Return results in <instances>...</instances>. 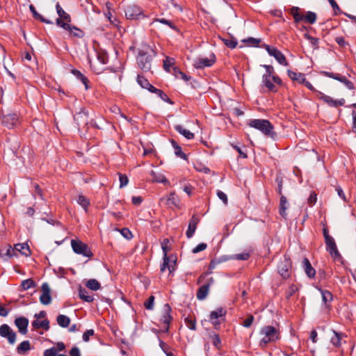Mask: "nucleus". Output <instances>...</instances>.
Masks as SVG:
<instances>
[{"label":"nucleus","instance_id":"nucleus-1","mask_svg":"<svg viewBox=\"0 0 356 356\" xmlns=\"http://www.w3.org/2000/svg\"><path fill=\"white\" fill-rule=\"evenodd\" d=\"M156 56L154 49L147 44H142L138 49L137 63L138 67L144 72H149L152 67L153 58Z\"/></svg>","mask_w":356,"mask_h":356},{"label":"nucleus","instance_id":"nucleus-2","mask_svg":"<svg viewBox=\"0 0 356 356\" xmlns=\"http://www.w3.org/2000/svg\"><path fill=\"white\" fill-rule=\"evenodd\" d=\"M261 339L259 346L265 348L268 343H274L280 338V333L278 329L271 325L262 327L259 331Z\"/></svg>","mask_w":356,"mask_h":356},{"label":"nucleus","instance_id":"nucleus-3","mask_svg":"<svg viewBox=\"0 0 356 356\" xmlns=\"http://www.w3.org/2000/svg\"><path fill=\"white\" fill-rule=\"evenodd\" d=\"M248 125L260 131L263 134L266 136L274 138L275 132L273 131V126L271 123L264 119H254L248 122Z\"/></svg>","mask_w":356,"mask_h":356},{"label":"nucleus","instance_id":"nucleus-4","mask_svg":"<svg viewBox=\"0 0 356 356\" xmlns=\"http://www.w3.org/2000/svg\"><path fill=\"white\" fill-rule=\"evenodd\" d=\"M300 9L298 7L293 6L289 11L290 14L293 16L296 23H299L303 19L311 24L315 23L316 20V15L315 13L308 11L304 16L300 13Z\"/></svg>","mask_w":356,"mask_h":356},{"label":"nucleus","instance_id":"nucleus-5","mask_svg":"<svg viewBox=\"0 0 356 356\" xmlns=\"http://www.w3.org/2000/svg\"><path fill=\"white\" fill-rule=\"evenodd\" d=\"M124 13L127 19L131 20H137L146 17L143 9L135 4L127 6L124 8Z\"/></svg>","mask_w":356,"mask_h":356},{"label":"nucleus","instance_id":"nucleus-6","mask_svg":"<svg viewBox=\"0 0 356 356\" xmlns=\"http://www.w3.org/2000/svg\"><path fill=\"white\" fill-rule=\"evenodd\" d=\"M71 245L73 251L78 254L89 258L92 256V253L88 245L80 240L72 239L71 241Z\"/></svg>","mask_w":356,"mask_h":356},{"label":"nucleus","instance_id":"nucleus-7","mask_svg":"<svg viewBox=\"0 0 356 356\" xmlns=\"http://www.w3.org/2000/svg\"><path fill=\"white\" fill-rule=\"evenodd\" d=\"M0 336L6 338L10 344H14L16 341V333L6 324L0 326Z\"/></svg>","mask_w":356,"mask_h":356},{"label":"nucleus","instance_id":"nucleus-8","mask_svg":"<svg viewBox=\"0 0 356 356\" xmlns=\"http://www.w3.org/2000/svg\"><path fill=\"white\" fill-rule=\"evenodd\" d=\"M266 49L269 55L273 56L280 65L284 66H287L289 65L285 56L277 48L266 45Z\"/></svg>","mask_w":356,"mask_h":356},{"label":"nucleus","instance_id":"nucleus-9","mask_svg":"<svg viewBox=\"0 0 356 356\" xmlns=\"http://www.w3.org/2000/svg\"><path fill=\"white\" fill-rule=\"evenodd\" d=\"M216 61L214 54H211L209 57L198 58L194 60L193 66L197 69H202L206 67L211 66Z\"/></svg>","mask_w":356,"mask_h":356},{"label":"nucleus","instance_id":"nucleus-10","mask_svg":"<svg viewBox=\"0 0 356 356\" xmlns=\"http://www.w3.org/2000/svg\"><path fill=\"white\" fill-rule=\"evenodd\" d=\"M291 267V264L290 259L284 257V259L281 260L277 266L278 273L283 278L286 279L290 275Z\"/></svg>","mask_w":356,"mask_h":356},{"label":"nucleus","instance_id":"nucleus-11","mask_svg":"<svg viewBox=\"0 0 356 356\" xmlns=\"http://www.w3.org/2000/svg\"><path fill=\"white\" fill-rule=\"evenodd\" d=\"M74 120L76 122L79 126L81 125H87L89 123L94 127L98 128V126L96 124L95 122L92 120L90 122L88 120V113L85 110H82L80 112L77 113L74 115Z\"/></svg>","mask_w":356,"mask_h":356},{"label":"nucleus","instance_id":"nucleus-12","mask_svg":"<svg viewBox=\"0 0 356 356\" xmlns=\"http://www.w3.org/2000/svg\"><path fill=\"white\" fill-rule=\"evenodd\" d=\"M1 123L8 129H12L19 123V117L15 113H9L2 116Z\"/></svg>","mask_w":356,"mask_h":356},{"label":"nucleus","instance_id":"nucleus-13","mask_svg":"<svg viewBox=\"0 0 356 356\" xmlns=\"http://www.w3.org/2000/svg\"><path fill=\"white\" fill-rule=\"evenodd\" d=\"M321 74H323V76L336 79V80L343 83L350 90L354 89L353 83L351 81H348L346 78V76H341L339 74H334L332 72H325V71L321 72Z\"/></svg>","mask_w":356,"mask_h":356},{"label":"nucleus","instance_id":"nucleus-14","mask_svg":"<svg viewBox=\"0 0 356 356\" xmlns=\"http://www.w3.org/2000/svg\"><path fill=\"white\" fill-rule=\"evenodd\" d=\"M319 95H320L319 99L323 100L325 103H326L330 106L337 108L340 106H343L345 104V99L343 98L336 100V99H334L332 97H331L328 95H326L322 92H319Z\"/></svg>","mask_w":356,"mask_h":356},{"label":"nucleus","instance_id":"nucleus-15","mask_svg":"<svg viewBox=\"0 0 356 356\" xmlns=\"http://www.w3.org/2000/svg\"><path fill=\"white\" fill-rule=\"evenodd\" d=\"M42 294L40 297V301L42 304L47 305L51 302V289L47 283H43L41 286Z\"/></svg>","mask_w":356,"mask_h":356},{"label":"nucleus","instance_id":"nucleus-16","mask_svg":"<svg viewBox=\"0 0 356 356\" xmlns=\"http://www.w3.org/2000/svg\"><path fill=\"white\" fill-rule=\"evenodd\" d=\"M171 311H172L171 307H170V305L168 304L164 305L161 321L165 324L164 329L166 331L168 330L169 325L172 319V317L170 314Z\"/></svg>","mask_w":356,"mask_h":356},{"label":"nucleus","instance_id":"nucleus-17","mask_svg":"<svg viewBox=\"0 0 356 356\" xmlns=\"http://www.w3.org/2000/svg\"><path fill=\"white\" fill-rule=\"evenodd\" d=\"M15 324L17 327L19 332L22 334H26L27 332V327L29 325V320L25 317H19L15 320Z\"/></svg>","mask_w":356,"mask_h":356},{"label":"nucleus","instance_id":"nucleus-18","mask_svg":"<svg viewBox=\"0 0 356 356\" xmlns=\"http://www.w3.org/2000/svg\"><path fill=\"white\" fill-rule=\"evenodd\" d=\"M199 218L195 216H193L190 222H189V224H188V229L186 231V236L188 238H191L193 236V235L194 234L195 230H196V228H197V225L199 222Z\"/></svg>","mask_w":356,"mask_h":356},{"label":"nucleus","instance_id":"nucleus-19","mask_svg":"<svg viewBox=\"0 0 356 356\" xmlns=\"http://www.w3.org/2000/svg\"><path fill=\"white\" fill-rule=\"evenodd\" d=\"M222 309L219 308L215 311H212L210 314V321L214 325L215 328H218V325L220 323L218 318L222 316Z\"/></svg>","mask_w":356,"mask_h":356},{"label":"nucleus","instance_id":"nucleus-20","mask_svg":"<svg viewBox=\"0 0 356 356\" xmlns=\"http://www.w3.org/2000/svg\"><path fill=\"white\" fill-rule=\"evenodd\" d=\"M325 244L327 246V250L330 252V254L334 255L335 257L339 256V251L337 250L335 241L333 238H328L325 241Z\"/></svg>","mask_w":356,"mask_h":356},{"label":"nucleus","instance_id":"nucleus-21","mask_svg":"<svg viewBox=\"0 0 356 356\" xmlns=\"http://www.w3.org/2000/svg\"><path fill=\"white\" fill-rule=\"evenodd\" d=\"M15 252L28 257L31 254L30 248L27 243H17L15 245Z\"/></svg>","mask_w":356,"mask_h":356},{"label":"nucleus","instance_id":"nucleus-22","mask_svg":"<svg viewBox=\"0 0 356 356\" xmlns=\"http://www.w3.org/2000/svg\"><path fill=\"white\" fill-rule=\"evenodd\" d=\"M302 265H303V268L305 269V272L307 274V275L309 278L314 277L315 276V275H316V270L312 266L309 261L307 258H305L303 259Z\"/></svg>","mask_w":356,"mask_h":356},{"label":"nucleus","instance_id":"nucleus-23","mask_svg":"<svg viewBox=\"0 0 356 356\" xmlns=\"http://www.w3.org/2000/svg\"><path fill=\"white\" fill-rule=\"evenodd\" d=\"M210 288V283H207L199 288L197 291V298L200 300H202L206 298L208 295Z\"/></svg>","mask_w":356,"mask_h":356},{"label":"nucleus","instance_id":"nucleus-24","mask_svg":"<svg viewBox=\"0 0 356 356\" xmlns=\"http://www.w3.org/2000/svg\"><path fill=\"white\" fill-rule=\"evenodd\" d=\"M334 336L331 338V343L336 347H339L341 345V339L347 336L341 332L332 330Z\"/></svg>","mask_w":356,"mask_h":356},{"label":"nucleus","instance_id":"nucleus-25","mask_svg":"<svg viewBox=\"0 0 356 356\" xmlns=\"http://www.w3.org/2000/svg\"><path fill=\"white\" fill-rule=\"evenodd\" d=\"M262 83H263V85L265 87H266L269 91H272V92L277 91L276 88H275V85L273 84V76L263 75Z\"/></svg>","mask_w":356,"mask_h":356},{"label":"nucleus","instance_id":"nucleus-26","mask_svg":"<svg viewBox=\"0 0 356 356\" xmlns=\"http://www.w3.org/2000/svg\"><path fill=\"white\" fill-rule=\"evenodd\" d=\"M175 130L188 140L193 139L195 136L194 134L189 130L185 129L181 125L177 124L175 126Z\"/></svg>","mask_w":356,"mask_h":356},{"label":"nucleus","instance_id":"nucleus-27","mask_svg":"<svg viewBox=\"0 0 356 356\" xmlns=\"http://www.w3.org/2000/svg\"><path fill=\"white\" fill-rule=\"evenodd\" d=\"M137 82L142 88L147 89L152 92L154 91V88H155V87L149 83L147 79L141 75H138Z\"/></svg>","mask_w":356,"mask_h":356},{"label":"nucleus","instance_id":"nucleus-28","mask_svg":"<svg viewBox=\"0 0 356 356\" xmlns=\"http://www.w3.org/2000/svg\"><path fill=\"white\" fill-rule=\"evenodd\" d=\"M166 200V204L168 206L172 205V206L178 207V205L180 202L179 197H177V195H176V193L175 192L170 193V194L166 199L164 197L161 199V200Z\"/></svg>","mask_w":356,"mask_h":356},{"label":"nucleus","instance_id":"nucleus-29","mask_svg":"<svg viewBox=\"0 0 356 356\" xmlns=\"http://www.w3.org/2000/svg\"><path fill=\"white\" fill-rule=\"evenodd\" d=\"M151 176L153 181H156L158 183H163L164 184L169 185V181L165 178V177L161 173H157L154 171L151 172Z\"/></svg>","mask_w":356,"mask_h":356},{"label":"nucleus","instance_id":"nucleus-30","mask_svg":"<svg viewBox=\"0 0 356 356\" xmlns=\"http://www.w3.org/2000/svg\"><path fill=\"white\" fill-rule=\"evenodd\" d=\"M79 296L81 300L88 302H91L94 300L93 296L90 295L88 292L81 286L79 289Z\"/></svg>","mask_w":356,"mask_h":356},{"label":"nucleus","instance_id":"nucleus-31","mask_svg":"<svg viewBox=\"0 0 356 356\" xmlns=\"http://www.w3.org/2000/svg\"><path fill=\"white\" fill-rule=\"evenodd\" d=\"M288 208V202L285 196L281 195L280 202V214L284 218H286V211Z\"/></svg>","mask_w":356,"mask_h":356},{"label":"nucleus","instance_id":"nucleus-32","mask_svg":"<svg viewBox=\"0 0 356 356\" xmlns=\"http://www.w3.org/2000/svg\"><path fill=\"white\" fill-rule=\"evenodd\" d=\"M288 75L293 81L300 83L305 82V74L302 73H297L291 70H288Z\"/></svg>","mask_w":356,"mask_h":356},{"label":"nucleus","instance_id":"nucleus-33","mask_svg":"<svg viewBox=\"0 0 356 356\" xmlns=\"http://www.w3.org/2000/svg\"><path fill=\"white\" fill-rule=\"evenodd\" d=\"M32 326L35 329L43 328L45 330H48L49 329V321L47 319H44L42 321H39L38 320H35L32 322Z\"/></svg>","mask_w":356,"mask_h":356},{"label":"nucleus","instance_id":"nucleus-34","mask_svg":"<svg viewBox=\"0 0 356 356\" xmlns=\"http://www.w3.org/2000/svg\"><path fill=\"white\" fill-rule=\"evenodd\" d=\"M57 323L62 327H67L70 324V318L63 314H60L57 316Z\"/></svg>","mask_w":356,"mask_h":356},{"label":"nucleus","instance_id":"nucleus-35","mask_svg":"<svg viewBox=\"0 0 356 356\" xmlns=\"http://www.w3.org/2000/svg\"><path fill=\"white\" fill-rule=\"evenodd\" d=\"M56 8L57 13L59 16V18H61L66 22L71 21L70 15L64 11V10L60 7V6L58 3L56 6Z\"/></svg>","mask_w":356,"mask_h":356},{"label":"nucleus","instance_id":"nucleus-36","mask_svg":"<svg viewBox=\"0 0 356 356\" xmlns=\"http://www.w3.org/2000/svg\"><path fill=\"white\" fill-rule=\"evenodd\" d=\"M171 144L175 149V154L176 156L186 159V155L182 152L181 147L174 140H171Z\"/></svg>","mask_w":356,"mask_h":356},{"label":"nucleus","instance_id":"nucleus-37","mask_svg":"<svg viewBox=\"0 0 356 356\" xmlns=\"http://www.w3.org/2000/svg\"><path fill=\"white\" fill-rule=\"evenodd\" d=\"M86 286L90 290L97 291L100 289L101 285L99 282L95 279H90L86 283Z\"/></svg>","mask_w":356,"mask_h":356},{"label":"nucleus","instance_id":"nucleus-38","mask_svg":"<svg viewBox=\"0 0 356 356\" xmlns=\"http://www.w3.org/2000/svg\"><path fill=\"white\" fill-rule=\"evenodd\" d=\"M72 73L78 79L81 81V82L84 84L86 89L87 90L88 88V79L79 70H72Z\"/></svg>","mask_w":356,"mask_h":356},{"label":"nucleus","instance_id":"nucleus-39","mask_svg":"<svg viewBox=\"0 0 356 356\" xmlns=\"http://www.w3.org/2000/svg\"><path fill=\"white\" fill-rule=\"evenodd\" d=\"M321 293L322 299L326 306L332 300V293L326 290L319 289Z\"/></svg>","mask_w":356,"mask_h":356},{"label":"nucleus","instance_id":"nucleus-40","mask_svg":"<svg viewBox=\"0 0 356 356\" xmlns=\"http://www.w3.org/2000/svg\"><path fill=\"white\" fill-rule=\"evenodd\" d=\"M29 9L33 15V17L46 24H51V22L44 19L41 15H40L35 10V8L31 4L29 6Z\"/></svg>","mask_w":356,"mask_h":356},{"label":"nucleus","instance_id":"nucleus-41","mask_svg":"<svg viewBox=\"0 0 356 356\" xmlns=\"http://www.w3.org/2000/svg\"><path fill=\"white\" fill-rule=\"evenodd\" d=\"M31 348L30 343L29 341H22L17 348V353L19 354L24 353Z\"/></svg>","mask_w":356,"mask_h":356},{"label":"nucleus","instance_id":"nucleus-42","mask_svg":"<svg viewBox=\"0 0 356 356\" xmlns=\"http://www.w3.org/2000/svg\"><path fill=\"white\" fill-rule=\"evenodd\" d=\"M77 202L86 211H87L88 207L90 205L88 199H87L85 196L80 195L77 199Z\"/></svg>","mask_w":356,"mask_h":356},{"label":"nucleus","instance_id":"nucleus-43","mask_svg":"<svg viewBox=\"0 0 356 356\" xmlns=\"http://www.w3.org/2000/svg\"><path fill=\"white\" fill-rule=\"evenodd\" d=\"M0 254L2 256H6L8 258H10L14 256H17V253L15 252V248H13L11 246H8L5 252H3V250L1 251Z\"/></svg>","mask_w":356,"mask_h":356},{"label":"nucleus","instance_id":"nucleus-44","mask_svg":"<svg viewBox=\"0 0 356 356\" xmlns=\"http://www.w3.org/2000/svg\"><path fill=\"white\" fill-rule=\"evenodd\" d=\"M35 286V282L31 279H27L22 282L21 286L24 290H28Z\"/></svg>","mask_w":356,"mask_h":356},{"label":"nucleus","instance_id":"nucleus-45","mask_svg":"<svg viewBox=\"0 0 356 356\" xmlns=\"http://www.w3.org/2000/svg\"><path fill=\"white\" fill-rule=\"evenodd\" d=\"M66 31H67L71 35H72L74 36L79 37V38H81L83 36L82 31H81L79 29H78L75 26H72L70 25V28L67 29Z\"/></svg>","mask_w":356,"mask_h":356},{"label":"nucleus","instance_id":"nucleus-46","mask_svg":"<svg viewBox=\"0 0 356 356\" xmlns=\"http://www.w3.org/2000/svg\"><path fill=\"white\" fill-rule=\"evenodd\" d=\"M223 43L228 47L231 49H234L237 45V42L235 39L230 38H223L222 39Z\"/></svg>","mask_w":356,"mask_h":356},{"label":"nucleus","instance_id":"nucleus-47","mask_svg":"<svg viewBox=\"0 0 356 356\" xmlns=\"http://www.w3.org/2000/svg\"><path fill=\"white\" fill-rule=\"evenodd\" d=\"M152 92H154L156 95H158L163 101H165L166 102L172 103L170 101V99L168 97V95L165 93H164L162 90L155 88H154V91Z\"/></svg>","mask_w":356,"mask_h":356},{"label":"nucleus","instance_id":"nucleus-48","mask_svg":"<svg viewBox=\"0 0 356 356\" xmlns=\"http://www.w3.org/2000/svg\"><path fill=\"white\" fill-rule=\"evenodd\" d=\"M154 296H151L149 297L148 300L145 302L144 306L148 310H152L154 308Z\"/></svg>","mask_w":356,"mask_h":356},{"label":"nucleus","instance_id":"nucleus-49","mask_svg":"<svg viewBox=\"0 0 356 356\" xmlns=\"http://www.w3.org/2000/svg\"><path fill=\"white\" fill-rule=\"evenodd\" d=\"M168 266H169V257L168 255H163V263L160 267L161 272L163 273L166 270V268L168 269Z\"/></svg>","mask_w":356,"mask_h":356},{"label":"nucleus","instance_id":"nucleus-50","mask_svg":"<svg viewBox=\"0 0 356 356\" xmlns=\"http://www.w3.org/2000/svg\"><path fill=\"white\" fill-rule=\"evenodd\" d=\"M173 64H174V60L172 58L167 57L163 60V68L166 71L170 72V69L172 66Z\"/></svg>","mask_w":356,"mask_h":356},{"label":"nucleus","instance_id":"nucleus-51","mask_svg":"<svg viewBox=\"0 0 356 356\" xmlns=\"http://www.w3.org/2000/svg\"><path fill=\"white\" fill-rule=\"evenodd\" d=\"M211 337L212 339L213 345L216 348L219 349L220 348V345H221V341H220L219 336L218 334H213V335L211 336Z\"/></svg>","mask_w":356,"mask_h":356},{"label":"nucleus","instance_id":"nucleus-52","mask_svg":"<svg viewBox=\"0 0 356 356\" xmlns=\"http://www.w3.org/2000/svg\"><path fill=\"white\" fill-rule=\"evenodd\" d=\"M65 20L61 18H58L56 19V24L58 26L62 27L65 30H67V29L70 28V24H69L70 22H64Z\"/></svg>","mask_w":356,"mask_h":356},{"label":"nucleus","instance_id":"nucleus-53","mask_svg":"<svg viewBox=\"0 0 356 356\" xmlns=\"http://www.w3.org/2000/svg\"><path fill=\"white\" fill-rule=\"evenodd\" d=\"M119 179H120V187L123 188L128 184L129 179L128 177L123 174L119 173Z\"/></svg>","mask_w":356,"mask_h":356},{"label":"nucleus","instance_id":"nucleus-54","mask_svg":"<svg viewBox=\"0 0 356 356\" xmlns=\"http://www.w3.org/2000/svg\"><path fill=\"white\" fill-rule=\"evenodd\" d=\"M161 248L163 252V255H168V252L170 250L169 248V240L168 238H165L161 242Z\"/></svg>","mask_w":356,"mask_h":356},{"label":"nucleus","instance_id":"nucleus-55","mask_svg":"<svg viewBox=\"0 0 356 356\" xmlns=\"http://www.w3.org/2000/svg\"><path fill=\"white\" fill-rule=\"evenodd\" d=\"M263 67L266 69V73L264 75L273 76L275 75L274 68L271 65H264Z\"/></svg>","mask_w":356,"mask_h":356},{"label":"nucleus","instance_id":"nucleus-56","mask_svg":"<svg viewBox=\"0 0 356 356\" xmlns=\"http://www.w3.org/2000/svg\"><path fill=\"white\" fill-rule=\"evenodd\" d=\"M254 316L252 315H249L246 319H245L242 323V325L245 327H250L254 321Z\"/></svg>","mask_w":356,"mask_h":356},{"label":"nucleus","instance_id":"nucleus-57","mask_svg":"<svg viewBox=\"0 0 356 356\" xmlns=\"http://www.w3.org/2000/svg\"><path fill=\"white\" fill-rule=\"evenodd\" d=\"M328 1L330 2L332 8H333L334 14L336 15L342 13L340 8L339 7V6L337 5L334 0H328Z\"/></svg>","mask_w":356,"mask_h":356},{"label":"nucleus","instance_id":"nucleus-58","mask_svg":"<svg viewBox=\"0 0 356 356\" xmlns=\"http://www.w3.org/2000/svg\"><path fill=\"white\" fill-rule=\"evenodd\" d=\"M176 260L172 258V256L169 257V266L168 270L172 273L175 270Z\"/></svg>","mask_w":356,"mask_h":356},{"label":"nucleus","instance_id":"nucleus-59","mask_svg":"<svg viewBox=\"0 0 356 356\" xmlns=\"http://www.w3.org/2000/svg\"><path fill=\"white\" fill-rule=\"evenodd\" d=\"M121 234L127 239L132 238V234L128 228H123L120 230Z\"/></svg>","mask_w":356,"mask_h":356},{"label":"nucleus","instance_id":"nucleus-60","mask_svg":"<svg viewBox=\"0 0 356 356\" xmlns=\"http://www.w3.org/2000/svg\"><path fill=\"white\" fill-rule=\"evenodd\" d=\"M207 245L206 243H202L197 245L195 248L193 250V253H197L199 252L203 251L207 248Z\"/></svg>","mask_w":356,"mask_h":356},{"label":"nucleus","instance_id":"nucleus-61","mask_svg":"<svg viewBox=\"0 0 356 356\" xmlns=\"http://www.w3.org/2000/svg\"><path fill=\"white\" fill-rule=\"evenodd\" d=\"M243 42L248 43L250 46H257L260 40L253 38H249L247 40H243Z\"/></svg>","mask_w":356,"mask_h":356},{"label":"nucleus","instance_id":"nucleus-62","mask_svg":"<svg viewBox=\"0 0 356 356\" xmlns=\"http://www.w3.org/2000/svg\"><path fill=\"white\" fill-rule=\"evenodd\" d=\"M217 195H218V198L220 199L223 202L224 204H227L228 200H227V197L225 193H223L221 191H218Z\"/></svg>","mask_w":356,"mask_h":356},{"label":"nucleus","instance_id":"nucleus-63","mask_svg":"<svg viewBox=\"0 0 356 356\" xmlns=\"http://www.w3.org/2000/svg\"><path fill=\"white\" fill-rule=\"evenodd\" d=\"M57 355V350L54 348H51L49 349H47L44 352V356H56Z\"/></svg>","mask_w":356,"mask_h":356},{"label":"nucleus","instance_id":"nucleus-64","mask_svg":"<svg viewBox=\"0 0 356 356\" xmlns=\"http://www.w3.org/2000/svg\"><path fill=\"white\" fill-rule=\"evenodd\" d=\"M93 334H94V330H88L83 334V340L84 341H88L90 337L92 336Z\"/></svg>","mask_w":356,"mask_h":356}]
</instances>
